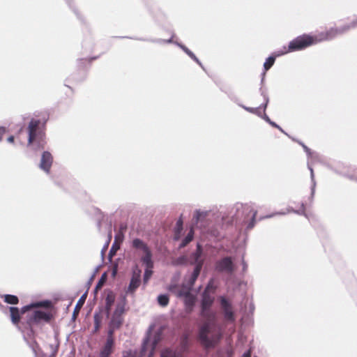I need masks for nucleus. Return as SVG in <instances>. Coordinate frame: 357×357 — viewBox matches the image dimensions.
Returning <instances> with one entry per match:
<instances>
[{"label":"nucleus","instance_id":"nucleus-53","mask_svg":"<svg viewBox=\"0 0 357 357\" xmlns=\"http://www.w3.org/2000/svg\"><path fill=\"white\" fill-rule=\"evenodd\" d=\"M275 214H271L264 217V218H270L274 216Z\"/></svg>","mask_w":357,"mask_h":357},{"label":"nucleus","instance_id":"nucleus-17","mask_svg":"<svg viewBox=\"0 0 357 357\" xmlns=\"http://www.w3.org/2000/svg\"><path fill=\"white\" fill-rule=\"evenodd\" d=\"M142 262L147 268H153V261L152 260V252L151 250L144 252V255L141 258Z\"/></svg>","mask_w":357,"mask_h":357},{"label":"nucleus","instance_id":"nucleus-54","mask_svg":"<svg viewBox=\"0 0 357 357\" xmlns=\"http://www.w3.org/2000/svg\"><path fill=\"white\" fill-rule=\"evenodd\" d=\"M107 247V244L105 245V248L102 250L101 251V254H102V257H103V253H104V250Z\"/></svg>","mask_w":357,"mask_h":357},{"label":"nucleus","instance_id":"nucleus-46","mask_svg":"<svg viewBox=\"0 0 357 357\" xmlns=\"http://www.w3.org/2000/svg\"><path fill=\"white\" fill-rule=\"evenodd\" d=\"M191 58H192L194 60H195L197 63H199V60L197 59V57L195 56V54L192 52H188V54Z\"/></svg>","mask_w":357,"mask_h":357},{"label":"nucleus","instance_id":"nucleus-45","mask_svg":"<svg viewBox=\"0 0 357 357\" xmlns=\"http://www.w3.org/2000/svg\"><path fill=\"white\" fill-rule=\"evenodd\" d=\"M14 141H15L14 135H9V137L7 138V142L8 143H13Z\"/></svg>","mask_w":357,"mask_h":357},{"label":"nucleus","instance_id":"nucleus-43","mask_svg":"<svg viewBox=\"0 0 357 357\" xmlns=\"http://www.w3.org/2000/svg\"><path fill=\"white\" fill-rule=\"evenodd\" d=\"M349 179L357 181V172L354 174L346 175Z\"/></svg>","mask_w":357,"mask_h":357},{"label":"nucleus","instance_id":"nucleus-32","mask_svg":"<svg viewBox=\"0 0 357 357\" xmlns=\"http://www.w3.org/2000/svg\"><path fill=\"white\" fill-rule=\"evenodd\" d=\"M153 271L152 268H146L144 273V278L143 280L144 283L148 282L149 280L150 279L151 276L152 275Z\"/></svg>","mask_w":357,"mask_h":357},{"label":"nucleus","instance_id":"nucleus-58","mask_svg":"<svg viewBox=\"0 0 357 357\" xmlns=\"http://www.w3.org/2000/svg\"><path fill=\"white\" fill-rule=\"evenodd\" d=\"M98 271V267L96 268V269L95 270V272H94V275L96 274V273H97Z\"/></svg>","mask_w":357,"mask_h":357},{"label":"nucleus","instance_id":"nucleus-30","mask_svg":"<svg viewBox=\"0 0 357 357\" xmlns=\"http://www.w3.org/2000/svg\"><path fill=\"white\" fill-rule=\"evenodd\" d=\"M217 357H233V351L229 349L219 351L217 354Z\"/></svg>","mask_w":357,"mask_h":357},{"label":"nucleus","instance_id":"nucleus-62","mask_svg":"<svg viewBox=\"0 0 357 357\" xmlns=\"http://www.w3.org/2000/svg\"><path fill=\"white\" fill-rule=\"evenodd\" d=\"M327 38H328V37H325L324 39H327ZM322 39H323V38H321V40H322ZM319 40H321V39H320Z\"/></svg>","mask_w":357,"mask_h":357},{"label":"nucleus","instance_id":"nucleus-4","mask_svg":"<svg viewBox=\"0 0 357 357\" xmlns=\"http://www.w3.org/2000/svg\"><path fill=\"white\" fill-rule=\"evenodd\" d=\"M224 319L227 323H234L236 317L231 303L224 296L220 297Z\"/></svg>","mask_w":357,"mask_h":357},{"label":"nucleus","instance_id":"nucleus-29","mask_svg":"<svg viewBox=\"0 0 357 357\" xmlns=\"http://www.w3.org/2000/svg\"><path fill=\"white\" fill-rule=\"evenodd\" d=\"M187 263V257L185 256H180L172 261V264L175 266L184 265Z\"/></svg>","mask_w":357,"mask_h":357},{"label":"nucleus","instance_id":"nucleus-2","mask_svg":"<svg viewBox=\"0 0 357 357\" xmlns=\"http://www.w3.org/2000/svg\"><path fill=\"white\" fill-rule=\"evenodd\" d=\"M299 143H300V144H301L304 151H305V153H307V155L309 157V160L307 161V168L310 172V178H311V181H312L311 197L312 198L314 195V192H315L316 181L314 180V174L313 169L312 167V164H313L316 162L320 161L321 156L319 153H317L316 152L311 151V150L307 146H305L304 144H303L301 142H299Z\"/></svg>","mask_w":357,"mask_h":357},{"label":"nucleus","instance_id":"nucleus-9","mask_svg":"<svg viewBox=\"0 0 357 357\" xmlns=\"http://www.w3.org/2000/svg\"><path fill=\"white\" fill-rule=\"evenodd\" d=\"M53 162V157L48 151H44L41 155L39 167L45 173L49 174Z\"/></svg>","mask_w":357,"mask_h":357},{"label":"nucleus","instance_id":"nucleus-23","mask_svg":"<svg viewBox=\"0 0 357 357\" xmlns=\"http://www.w3.org/2000/svg\"><path fill=\"white\" fill-rule=\"evenodd\" d=\"M194 232L192 229H191L187 236L183 239L182 242L180 243L178 248L181 249L185 247L190 242H191L193 239Z\"/></svg>","mask_w":357,"mask_h":357},{"label":"nucleus","instance_id":"nucleus-16","mask_svg":"<svg viewBox=\"0 0 357 357\" xmlns=\"http://www.w3.org/2000/svg\"><path fill=\"white\" fill-rule=\"evenodd\" d=\"M132 246L134 248L139 249L143 251V252H146L147 251L151 250L148 245L141 239L136 238L132 241Z\"/></svg>","mask_w":357,"mask_h":357},{"label":"nucleus","instance_id":"nucleus-48","mask_svg":"<svg viewBox=\"0 0 357 357\" xmlns=\"http://www.w3.org/2000/svg\"><path fill=\"white\" fill-rule=\"evenodd\" d=\"M242 264H243V271H245L247 268V264L245 263V261L244 260H243Z\"/></svg>","mask_w":357,"mask_h":357},{"label":"nucleus","instance_id":"nucleus-42","mask_svg":"<svg viewBox=\"0 0 357 357\" xmlns=\"http://www.w3.org/2000/svg\"><path fill=\"white\" fill-rule=\"evenodd\" d=\"M50 347L52 350V354L50 355V357H55L56 352H57V346H54L53 344H50Z\"/></svg>","mask_w":357,"mask_h":357},{"label":"nucleus","instance_id":"nucleus-8","mask_svg":"<svg viewBox=\"0 0 357 357\" xmlns=\"http://www.w3.org/2000/svg\"><path fill=\"white\" fill-rule=\"evenodd\" d=\"M52 318V314L44 310H35L29 321L30 323H40L41 321L48 322Z\"/></svg>","mask_w":357,"mask_h":357},{"label":"nucleus","instance_id":"nucleus-6","mask_svg":"<svg viewBox=\"0 0 357 357\" xmlns=\"http://www.w3.org/2000/svg\"><path fill=\"white\" fill-rule=\"evenodd\" d=\"M192 289L185 283H183L181 286L176 284H171L168 287L169 291L179 298H183L190 294Z\"/></svg>","mask_w":357,"mask_h":357},{"label":"nucleus","instance_id":"nucleus-35","mask_svg":"<svg viewBox=\"0 0 357 357\" xmlns=\"http://www.w3.org/2000/svg\"><path fill=\"white\" fill-rule=\"evenodd\" d=\"M149 338L148 337H146L143 340V343L142 345V349H141L142 355H144L145 354V352L146 351V347H147V345L149 344Z\"/></svg>","mask_w":357,"mask_h":357},{"label":"nucleus","instance_id":"nucleus-1","mask_svg":"<svg viewBox=\"0 0 357 357\" xmlns=\"http://www.w3.org/2000/svg\"><path fill=\"white\" fill-rule=\"evenodd\" d=\"M214 300L211 293L202 292L200 311L202 324L199 328L198 340L206 349L214 347L222 337V327L218 321L217 314L211 309Z\"/></svg>","mask_w":357,"mask_h":357},{"label":"nucleus","instance_id":"nucleus-26","mask_svg":"<svg viewBox=\"0 0 357 357\" xmlns=\"http://www.w3.org/2000/svg\"><path fill=\"white\" fill-rule=\"evenodd\" d=\"M157 300L160 305L162 307H165L168 305L169 298L167 294H160L158 296Z\"/></svg>","mask_w":357,"mask_h":357},{"label":"nucleus","instance_id":"nucleus-15","mask_svg":"<svg viewBox=\"0 0 357 357\" xmlns=\"http://www.w3.org/2000/svg\"><path fill=\"white\" fill-rule=\"evenodd\" d=\"M114 296L112 293H109L105 298V314L106 317L108 318L110 315V310L112 305L114 303Z\"/></svg>","mask_w":357,"mask_h":357},{"label":"nucleus","instance_id":"nucleus-11","mask_svg":"<svg viewBox=\"0 0 357 357\" xmlns=\"http://www.w3.org/2000/svg\"><path fill=\"white\" fill-rule=\"evenodd\" d=\"M142 271L137 266L132 270V278L127 292H134L139 286Z\"/></svg>","mask_w":357,"mask_h":357},{"label":"nucleus","instance_id":"nucleus-40","mask_svg":"<svg viewBox=\"0 0 357 357\" xmlns=\"http://www.w3.org/2000/svg\"><path fill=\"white\" fill-rule=\"evenodd\" d=\"M106 280V273H103L97 283V287H102Z\"/></svg>","mask_w":357,"mask_h":357},{"label":"nucleus","instance_id":"nucleus-63","mask_svg":"<svg viewBox=\"0 0 357 357\" xmlns=\"http://www.w3.org/2000/svg\"><path fill=\"white\" fill-rule=\"evenodd\" d=\"M255 357H257V356H255Z\"/></svg>","mask_w":357,"mask_h":357},{"label":"nucleus","instance_id":"nucleus-60","mask_svg":"<svg viewBox=\"0 0 357 357\" xmlns=\"http://www.w3.org/2000/svg\"><path fill=\"white\" fill-rule=\"evenodd\" d=\"M2 141V135H0V142Z\"/></svg>","mask_w":357,"mask_h":357},{"label":"nucleus","instance_id":"nucleus-19","mask_svg":"<svg viewBox=\"0 0 357 357\" xmlns=\"http://www.w3.org/2000/svg\"><path fill=\"white\" fill-rule=\"evenodd\" d=\"M9 310L10 312V318L13 324H18L20 319V314L19 309L16 307H10Z\"/></svg>","mask_w":357,"mask_h":357},{"label":"nucleus","instance_id":"nucleus-25","mask_svg":"<svg viewBox=\"0 0 357 357\" xmlns=\"http://www.w3.org/2000/svg\"><path fill=\"white\" fill-rule=\"evenodd\" d=\"M161 357H180V354L170 349H165L162 351Z\"/></svg>","mask_w":357,"mask_h":357},{"label":"nucleus","instance_id":"nucleus-3","mask_svg":"<svg viewBox=\"0 0 357 357\" xmlns=\"http://www.w3.org/2000/svg\"><path fill=\"white\" fill-rule=\"evenodd\" d=\"M317 40L314 39L311 36H303L301 37H298L291 41L289 43V50H285L284 52H282L281 54L288 52L289 51H294V50H301L303 48H305L315 42H317ZM280 55V54H279Z\"/></svg>","mask_w":357,"mask_h":357},{"label":"nucleus","instance_id":"nucleus-37","mask_svg":"<svg viewBox=\"0 0 357 357\" xmlns=\"http://www.w3.org/2000/svg\"><path fill=\"white\" fill-rule=\"evenodd\" d=\"M159 337L158 336H155L152 342V349H151V351L150 352L149 354V357H151V356L153 355V351L156 347V345L158 344V342H159Z\"/></svg>","mask_w":357,"mask_h":357},{"label":"nucleus","instance_id":"nucleus-10","mask_svg":"<svg viewBox=\"0 0 357 357\" xmlns=\"http://www.w3.org/2000/svg\"><path fill=\"white\" fill-rule=\"evenodd\" d=\"M202 255V247L199 243H197L196 250L190 256V264L195 265V267H197L199 265L200 269H202L204 262Z\"/></svg>","mask_w":357,"mask_h":357},{"label":"nucleus","instance_id":"nucleus-13","mask_svg":"<svg viewBox=\"0 0 357 357\" xmlns=\"http://www.w3.org/2000/svg\"><path fill=\"white\" fill-rule=\"evenodd\" d=\"M114 340H107L100 352V357H109L112 352Z\"/></svg>","mask_w":357,"mask_h":357},{"label":"nucleus","instance_id":"nucleus-61","mask_svg":"<svg viewBox=\"0 0 357 357\" xmlns=\"http://www.w3.org/2000/svg\"><path fill=\"white\" fill-rule=\"evenodd\" d=\"M174 239L175 240H178V236H175Z\"/></svg>","mask_w":357,"mask_h":357},{"label":"nucleus","instance_id":"nucleus-24","mask_svg":"<svg viewBox=\"0 0 357 357\" xmlns=\"http://www.w3.org/2000/svg\"><path fill=\"white\" fill-rule=\"evenodd\" d=\"M4 301L8 304L16 305L19 303V298L17 296L6 294L3 296Z\"/></svg>","mask_w":357,"mask_h":357},{"label":"nucleus","instance_id":"nucleus-38","mask_svg":"<svg viewBox=\"0 0 357 357\" xmlns=\"http://www.w3.org/2000/svg\"><path fill=\"white\" fill-rule=\"evenodd\" d=\"M288 211L289 212L291 211V212L296 213L299 214V215H303L307 217V215L305 213V208H304V204H302V209L301 210L295 211L293 208H290V209H288Z\"/></svg>","mask_w":357,"mask_h":357},{"label":"nucleus","instance_id":"nucleus-49","mask_svg":"<svg viewBox=\"0 0 357 357\" xmlns=\"http://www.w3.org/2000/svg\"><path fill=\"white\" fill-rule=\"evenodd\" d=\"M123 357H133L132 354H131V351H129L126 356H124Z\"/></svg>","mask_w":357,"mask_h":357},{"label":"nucleus","instance_id":"nucleus-22","mask_svg":"<svg viewBox=\"0 0 357 357\" xmlns=\"http://www.w3.org/2000/svg\"><path fill=\"white\" fill-rule=\"evenodd\" d=\"M123 322V319L121 317H118L115 315H112L111 321L109 324V326H112L114 328H119Z\"/></svg>","mask_w":357,"mask_h":357},{"label":"nucleus","instance_id":"nucleus-20","mask_svg":"<svg viewBox=\"0 0 357 357\" xmlns=\"http://www.w3.org/2000/svg\"><path fill=\"white\" fill-rule=\"evenodd\" d=\"M86 297H87V291L86 292H84L82 296L81 297L79 298V299L78 300V301L77 302V304L75 305V307L74 309V312H73V318L75 317L77 313H78V312L79 311V310L81 309V307L83 306V305L85 303V301L86 299Z\"/></svg>","mask_w":357,"mask_h":357},{"label":"nucleus","instance_id":"nucleus-28","mask_svg":"<svg viewBox=\"0 0 357 357\" xmlns=\"http://www.w3.org/2000/svg\"><path fill=\"white\" fill-rule=\"evenodd\" d=\"M119 248H120L119 245H118L116 242H114L112 244V245L109 250V254H108V259L110 261H112V257L116 255L117 250Z\"/></svg>","mask_w":357,"mask_h":357},{"label":"nucleus","instance_id":"nucleus-14","mask_svg":"<svg viewBox=\"0 0 357 357\" xmlns=\"http://www.w3.org/2000/svg\"><path fill=\"white\" fill-rule=\"evenodd\" d=\"M183 303L185 307V310L188 313H190L195 304V296L192 294H189L184 298H183Z\"/></svg>","mask_w":357,"mask_h":357},{"label":"nucleus","instance_id":"nucleus-50","mask_svg":"<svg viewBox=\"0 0 357 357\" xmlns=\"http://www.w3.org/2000/svg\"><path fill=\"white\" fill-rule=\"evenodd\" d=\"M6 130L4 128L0 127V133L5 132Z\"/></svg>","mask_w":357,"mask_h":357},{"label":"nucleus","instance_id":"nucleus-31","mask_svg":"<svg viewBox=\"0 0 357 357\" xmlns=\"http://www.w3.org/2000/svg\"><path fill=\"white\" fill-rule=\"evenodd\" d=\"M124 312V303H119L117 304L116 309L114 312L113 315L121 317L122 314Z\"/></svg>","mask_w":357,"mask_h":357},{"label":"nucleus","instance_id":"nucleus-7","mask_svg":"<svg viewBox=\"0 0 357 357\" xmlns=\"http://www.w3.org/2000/svg\"><path fill=\"white\" fill-rule=\"evenodd\" d=\"M28 144L27 146L29 149L33 151H38L44 147L45 140L43 135H28Z\"/></svg>","mask_w":357,"mask_h":357},{"label":"nucleus","instance_id":"nucleus-27","mask_svg":"<svg viewBox=\"0 0 357 357\" xmlns=\"http://www.w3.org/2000/svg\"><path fill=\"white\" fill-rule=\"evenodd\" d=\"M100 311L99 312H96L93 315L94 319V331H98L100 327L101 324V316L100 314Z\"/></svg>","mask_w":357,"mask_h":357},{"label":"nucleus","instance_id":"nucleus-39","mask_svg":"<svg viewBox=\"0 0 357 357\" xmlns=\"http://www.w3.org/2000/svg\"><path fill=\"white\" fill-rule=\"evenodd\" d=\"M116 328H114L112 326H109V331H108V333H107V340H114V338H113V335H114V331L116 330Z\"/></svg>","mask_w":357,"mask_h":357},{"label":"nucleus","instance_id":"nucleus-56","mask_svg":"<svg viewBox=\"0 0 357 357\" xmlns=\"http://www.w3.org/2000/svg\"><path fill=\"white\" fill-rule=\"evenodd\" d=\"M275 214H277V215H285L286 213H284V212H278V213H276Z\"/></svg>","mask_w":357,"mask_h":357},{"label":"nucleus","instance_id":"nucleus-47","mask_svg":"<svg viewBox=\"0 0 357 357\" xmlns=\"http://www.w3.org/2000/svg\"><path fill=\"white\" fill-rule=\"evenodd\" d=\"M242 357H251V353H250V351H248L245 352V353L243 354Z\"/></svg>","mask_w":357,"mask_h":357},{"label":"nucleus","instance_id":"nucleus-41","mask_svg":"<svg viewBox=\"0 0 357 357\" xmlns=\"http://www.w3.org/2000/svg\"><path fill=\"white\" fill-rule=\"evenodd\" d=\"M256 215H257V211H255L252 216V220L250 221V222H249V224L248 225V229H252L254 227L255 223Z\"/></svg>","mask_w":357,"mask_h":357},{"label":"nucleus","instance_id":"nucleus-51","mask_svg":"<svg viewBox=\"0 0 357 357\" xmlns=\"http://www.w3.org/2000/svg\"><path fill=\"white\" fill-rule=\"evenodd\" d=\"M116 267H117V265H116L115 268L112 271V275H115L116 273Z\"/></svg>","mask_w":357,"mask_h":357},{"label":"nucleus","instance_id":"nucleus-44","mask_svg":"<svg viewBox=\"0 0 357 357\" xmlns=\"http://www.w3.org/2000/svg\"><path fill=\"white\" fill-rule=\"evenodd\" d=\"M176 225H177V227H178V231H179L180 230L182 229V225H183V222L182 220H179L177 221L176 222Z\"/></svg>","mask_w":357,"mask_h":357},{"label":"nucleus","instance_id":"nucleus-33","mask_svg":"<svg viewBox=\"0 0 357 357\" xmlns=\"http://www.w3.org/2000/svg\"><path fill=\"white\" fill-rule=\"evenodd\" d=\"M274 61H275L274 57H272V56L268 57L264 64L265 70H268L273 65Z\"/></svg>","mask_w":357,"mask_h":357},{"label":"nucleus","instance_id":"nucleus-34","mask_svg":"<svg viewBox=\"0 0 357 357\" xmlns=\"http://www.w3.org/2000/svg\"><path fill=\"white\" fill-rule=\"evenodd\" d=\"M215 289V287L213 285V280H211L208 282V283L207 284V285H206L205 289L204 290V291H206V292H209L210 293L211 291H213V293H214Z\"/></svg>","mask_w":357,"mask_h":357},{"label":"nucleus","instance_id":"nucleus-36","mask_svg":"<svg viewBox=\"0 0 357 357\" xmlns=\"http://www.w3.org/2000/svg\"><path fill=\"white\" fill-rule=\"evenodd\" d=\"M39 122L38 121H31L29 123V130L32 133L36 132V128L38 126Z\"/></svg>","mask_w":357,"mask_h":357},{"label":"nucleus","instance_id":"nucleus-5","mask_svg":"<svg viewBox=\"0 0 357 357\" xmlns=\"http://www.w3.org/2000/svg\"><path fill=\"white\" fill-rule=\"evenodd\" d=\"M215 270L219 273H232L234 271V264L231 257H225L216 261Z\"/></svg>","mask_w":357,"mask_h":357},{"label":"nucleus","instance_id":"nucleus-52","mask_svg":"<svg viewBox=\"0 0 357 357\" xmlns=\"http://www.w3.org/2000/svg\"><path fill=\"white\" fill-rule=\"evenodd\" d=\"M182 48H183V50H184L187 54H188V52H190V51L188 49H187L186 47H182Z\"/></svg>","mask_w":357,"mask_h":357},{"label":"nucleus","instance_id":"nucleus-55","mask_svg":"<svg viewBox=\"0 0 357 357\" xmlns=\"http://www.w3.org/2000/svg\"><path fill=\"white\" fill-rule=\"evenodd\" d=\"M93 277H94V274L92 275V276L91 277V278L89 279V284H91V281L93 280Z\"/></svg>","mask_w":357,"mask_h":357},{"label":"nucleus","instance_id":"nucleus-12","mask_svg":"<svg viewBox=\"0 0 357 357\" xmlns=\"http://www.w3.org/2000/svg\"><path fill=\"white\" fill-rule=\"evenodd\" d=\"M210 211L197 209L195 211L193 219L196 224H202L209 215Z\"/></svg>","mask_w":357,"mask_h":357},{"label":"nucleus","instance_id":"nucleus-57","mask_svg":"<svg viewBox=\"0 0 357 357\" xmlns=\"http://www.w3.org/2000/svg\"><path fill=\"white\" fill-rule=\"evenodd\" d=\"M100 287H97V285L95 287V292H96Z\"/></svg>","mask_w":357,"mask_h":357},{"label":"nucleus","instance_id":"nucleus-21","mask_svg":"<svg viewBox=\"0 0 357 357\" xmlns=\"http://www.w3.org/2000/svg\"><path fill=\"white\" fill-rule=\"evenodd\" d=\"M47 304L49 305L50 304V302L49 301H45V302H36V303H31V304H29V305H25L24 307H22L21 308V312L22 314L25 313L26 312H27L28 310L33 308V307H42V306H44L45 305L44 304Z\"/></svg>","mask_w":357,"mask_h":357},{"label":"nucleus","instance_id":"nucleus-59","mask_svg":"<svg viewBox=\"0 0 357 357\" xmlns=\"http://www.w3.org/2000/svg\"><path fill=\"white\" fill-rule=\"evenodd\" d=\"M186 341H187V340H186V339L183 340V345H184V344H185V343H186Z\"/></svg>","mask_w":357,"mask_h":357},{"label":"nucleus","instance_id":"nucleus-18","mask_svg":"<svg viewBox=\"0 0 357 357\" xmlns=\"http://www.w3.org/2000/svg\"><path fill=\"white\" fill-rule=\"evenodd\" d=\"M201 270L202 269H200L199 265L197 267H195L190 279L188 280V282L186 283L192 289L193 288V286H194L197 278L199 277V275L200 274Z\"/></svg>","mask_w":357,"mask_h":357}]
</instances>
